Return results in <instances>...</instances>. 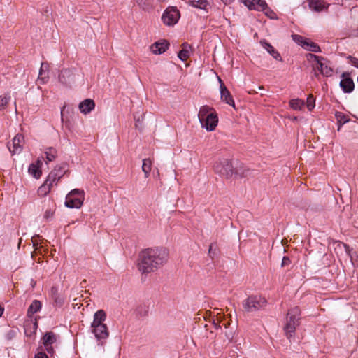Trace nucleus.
<instances>
[{
    "instance_id": "f257e3e1",
    "label": "nucleus",
    "mask_w": 358,
    "mask_h": 358,
    "mask_svg": "<svg viewBox=\"0 0 358 358\" xmlns=\"http://www.w3.org/2000/svg\"><path fill=\"white\" fill-rule=\"evenodd\" d=\"M169 253L164 248H148L141 252L138 269L142 273L155 272L168 260Z\"/></svg>"
},
{
    "instance_id": "f03ea898",
    "label": "nucleus",
    "mask_w": 358,
    "mask_h": 358,
    "mask_svg": "<svg viewBox=\"0 0 358 358\" xmlns=\"http://www.w3.org/2000/svg\"><path fill=\"white\" fill-rule=\"evenodd\" d=\"M213 169L215 173L227 179L231 178L234 174L239 175L241 177H246L249 175L250 172L249 169H245L241 172L238 169L235 170L231 162L228 159H221L216 161L214 164Z\"/></svg>"
},
{
    "instance_id": "7ed1b4c3",
    "label": "nucleus",
    "mask_w": 358,
    "mask_h": 358,
    "mask_svg": "<svg viewBox=\"0 0 358 358\" xmlns=\"http://www.w3.org/2000/svg\"><path fill=\"white\" fill-rule=\"evenodd\" d=\"M300 315L299 307H294L287 313L285 331L289 339L294 335L296 327L299 324Z\"/></svg>"
},
{
    "instance_id": "20e7f679",
    "label": "nucleus",
    "mask_w": 358,
    "mask_h": 358,
    "mask_svg": "<svg viewBox=\"0 0 358 358\" xmlns=\"http://www.w3.org/2000/svg\"><path fill=\"white\" fill-rule=\"evenodd\" d=\"M266 300L260 295H251L245 299L243 308L246 312H255L264 308L266 306Z\"/></svg>"
},
{
    "instance_id": "39448f33",
    "label": "nucleus",
    "mask_w": 358,
    "mask_h": 358,
    "mask_svg": "<svg viewBox=\"0 0 358 358\" xmlns=\"http://www.w3.org/2000/svg\"><path fill=\"white\" fill-rule=\"evenodd\" d=\"M84 199V191L80 189H74L66 195L65 206L69 208H80Z\"/></svg>"
},
{
    "instance_id": "423d86ee",
    "label": "nucleus",
    "mask_w": 358,
    "mask_h": 358,
    "mask_svg": "<svg viewBox=\"0 0 358 358\" xmlns=\"http://www.w3.org/2000/svg\"><path fill=\"white\" fill-rule=\"evenodd\" d=\"M307 59L308 60H314L317 62L316 68L320 71V73L324 76H331L332 75L333 69L329 66V62L325 58L308 53L307 55Z\"/></svg>"
},
{
    "instance_id": "0eeeda50",
    "label": "nucleus",
    "mask_w": 358,
    "mask_h": 358,
    "mask_svg": "<svg viewBox=\"0 0 358 358\" xmlns=\"http://www.w3.org/2000/svg\"><path fill=\"white\" fill-rule=\"evenodd\" d=\"M66 164L55 166L48 174L45 180L50 183L52 186L57 185L66 173Z\"/></svg>"
},
{
    "instance_id": "6e6552de",
    "label": "nucleus",
    "mask_w": 358,
    "mask_h": 358,
    "mask_svg": "<svg viewBox=\"0 0 358 358\" xmlns=\"http://www.w3.org/2000/svg\"><path fill=\"white\" fill-rule=\"evenodd\" d=\"M180 17L179 11L175 8H169L163 13L162 20L168 26L174 25Z\"/></svg>"
},
{
    "instance_id": "1a4fd4ad",
    "label": "nucleus",
    "mask_w": 358,
    "mask_h": 358,
    "mask_svg": "<svg viewBox=\"0 0 358 358\" xmlns=\"http://www.w3.org/2000/svg\"><path fill=\"white\" fill-rule=\"evenodd\" d=\"M91 328L92 332L94 334L96 339L98 341V344L101 345H103L106 343L107 338L109 337V331L106 324Z\"/></svg>"
},
{
    "instance_id": "9d476101",
    "label": "nucleus",
    "mask_w": 358,
    "mask_h": 358,
    "mask_svg": "<svg viewBox=\"0 0 358 358\" xmlns=\"http://www.w3.org/2000/svg\"><path fill=\"white\" fill-rule=\"evenodd\" d=\"M59 81L64 85L71 86L75 81V74L72 70L64 69L59 74Z\"/></svg>"
},
{
    "instance_id": "9b49d317",
    "label": "nucleus",
    "mask_w": 358,
    "mask_h": 358,
    "mask_svg": "<svg viewBox=\"0 0 358 358\" xmlns=\"http://www.w3.org/2000/svg\"><path fill=\"white\" fill-rule=\"evenodd\" d=\"M24 143V139L23 135L20 134H17L13 139L11 148L10 145L8 144V148L12 155H15L16 153H20L23 149V145Z\"/></svg>"
},
{
    "instance_id": "f8f14e48",
    "label": "nucleus",
    "mask_w": 358,
    "mask_h": 358,
    "mask_svg": "<svg viewBox=\"0 0 358 358\" xmlns=\"http://www.w3.org/2000/svg\"><path fill=\"white\" fill-rule=\"evenodd\" d=\"M218 117L216 113L210 114L205 117V120L200 121L202 127L207 131H213L217 125Z\"/></svg>"
},
{
    "instance_id": "ddd939ff",
    "label": "nucleus",
    "mask_w": 358,
    "mask_h": 358,
    "mask_svg": "<svg viewBox=\"0 0 358 358\" xmlns=\"http://www.w3.org/2000/svg\"><path fill=\"white\" fill-rule=\"evenodd\" d=\"M343 79L340 82V87L345 93H350L353 91L355 85L352 78H349V73L344 72L342 73Z\"/></svg>"
},
{
    "instance_id": "4468645a",
    "label": "nucleus",
    "mask_w": 358,
    "mask_h": 358,
    "mask_svg": "<svg viewBox=\"0 0 358 358\" xmlns=\"http://www.w3.org/2000/svg\"><path fill=\"white\" fill-rule=\"evenodd\" d=\"M218 80L220 84V88L221 99L223 101H224L226 103L234 107L235 103H234V99H233L229 91L225 87V85H224V83L220 78H218Z\"/></svg>"
},
{
    "instance_id": "2eb2a0df",
    "label": "nucleus",
    "mask_w": 358,
    "mask_h": 358,
    "mask_svg": "<svg viewBox=\"0 0 358 358\" xmlns=\"http://www.w3.org/2000/svg\"><path fill=\"white\" fill-rule=\"evenodd\" d=\"M309 8L317 13L327 10L329 6L324 0H308Z\"/></svg>"
},
{
    "instance_id": "dca6fc26",
    "label": "nucleus",
    "mask_w": 358,
    "mask_h": 358,
    "mask_svg": "<svg viewBox=\"0 0 358 358\" xmlns=\"http://www.w3.org/2000/svg\"><path fill=\"white\" fill-rule=\"evenodd\" d=\"M169 43L167 41L164 40L155 43L151 46L152 52L155 55L164 53L169 48Z\"/></svg>"
},
{
    "instance_id": "f3484780",
    "label": "nucleus",
    "mask_w": 358,
    "mask_h": 358,
    "mask_svg": "<svg viewBox=\"0 0 358 358\" xmlns=\"http://www.w3.org/2000/svg\"><path fill=\"white\" fill-rule=\"evenodd\" d=\"M42 165V162L38 159L36 163H32L29 165L28 172L33 176L35 178H39L41 176L42 172L40 166Z\"/></svg>"
},
{
    "instance_id": "a211bd4d",
    "label": "nucleus",
    "mask_w": 358,
    "mask_h": 358,
    "mask_svg": "<svg viewBox=\"0 0 358 358\" xmlns=\"http://www.w3.org/2000/svg\"><path fill=\"white\" fill-rule=\"evenodd\" d=\"M49 65L47 62H42L39 70L38 80L41 84H45L48 80V71Z\"/></svg>"
},
{
    "instance_id": "6ab92c4d",
    "label": "nucleus",
    "mask_w": 358,
    "mask_h": 358,
    "mask_svg": "<svg viewBox=\"0 0 358 358\" xmlns=\"http://www.w3.org/2000/svg\"><path fill=\"white\" fill-rule=\"evenodd\" d=\"M95 107L94 101L92 99H87L79 104V109L82 113L88 114Z\"/></svg>"
},
{
    "instance_id": "aec40b11",
    "label": "nucleus",
    "mask_w": 358,
    "mask_h": 358,
    "mask_svg": "<svg viewBox=\"0 0 358 358\" xmlns=\"http://www.w3.org/2000/svg\"><path fill=\"white\" fill-rule=\"evenodd\" d=\"M106 319V315L104 310H99L96 311L94 315V320L91 324V327H97L100 325H104L103 322Z\"/></svg>"
},
{
    "instance_id": "412c9836",
    "label": "nucleus",
    "mask_w": 358,
    "mask_h": 358,
    "mask_svg": "<svg viewBox=\"0 0 358 358\" xmlns=\"http://www.w3.org/2000/svg\"><path fill=\"white\" fill-rule=\"evenodd\" d=\"M262 47L266 50V51L272 55V57L276 60L282 61V57L279 52L266 40H262L260 41Z\"/></svg>"
},
{
    "instance_id": "4be33fe9",
    "label": "nucleus",
    "mask_w": 358,
    "mask_h": 358,
    "mask_svg": "<svg viewBox=\"0 0 358 358\" xmlns=\"http://www.w3.org/2000/svg\"><path fill=\"white\" fill-rule=\"evenodd\" d=\"M224 316L221 313H217V319L213 320V324L215 329H221L223 326L226 329L228 328V326L230 324L229 320L225 321L226 320L224 318Z\"/></svg>"
},
{
    "instance_id": "5701e85b",
    "label": "nucleus",
    "mask_w": 358,
    "mask_h": 358,
    "mask_svg": "<svg viewBox=\"0 0 358 358\" xmlns=\"http://www.w3.org/2000/svg\"><path fill=\"white\" fill-rule=\"evenodd\" d=\"M42 307V303L38 300H34L27 310V317L31 318L34 313L38 312Z\"/></svg>"
},
{
    "instance_id": "b1692460",
    "label": "nucleus",
    "mask_w": 358,
    "mask_h": 358,
    "mask_svg": "<svg viewBox=\"0 0 358 358\" xmlns=\"http://www.w3.org/2000/svg\"><path fill=\"white\" fill-rule=\"evenodd\" d=\"M189 3L192 7L206 10L210 6V3L207 0H189Z\"/></svg>"
},
{
    "instance_id": "393cba45",
    "label": "nucleus",
    "mask_w": 358,
    "mask_h": 358,
    "mask_svg": "<svg viewBox=\"0 0 358 358\" xmlns=\"http://www.w3.org/2000/svg\"><path fill=\"white\" fill-rule=\"evenodd\" d=\"M57 341V335L52 331L47 332L42 338L44 346L52 345Z\"/></svg>"
},
{
    "instance_id": "a878e982",
    "label": "nucleus",
    "mask_w": 358,
    "mask_h": 358,
    "mask_svg": "<svg viewBox=\"0 0 358 358\" xmlns=\"http://www.w3.org/2000/svg\"><path fill=\"white\" fill-rule=\"evenodd\" d=\"M215 113V112L213 108H210L208 106H201L198 114L199 121L204 120L206 116L210 115V114H213Z\"/></svg>"
},
{
    "instance_id": "bb28decb",
    "label": "nucleus",
    "mask_w": 358,
    "mask_h": 358,
    "mask_svg": "<svg viewBox=\"0 0 358 358\" xmlns=\"http://www.w3.org/2000/svg\"><path fill=\"white\" fill-rule=\"evenodd\" d=\"M182 45V49L178 53V57L180 60L185 61L189 57V51L188 48H190V46L187 43H184Z\"/></svg>"
},
{
    "instance_id": "cd10ccee",
    "label": "nucleus",
    "mask_w": 358,
    "mask_h": 358,
    "mask_svg": "<svg viewBox=\"0 0 358 358\" xmlns=\"http://www.w3.org/2000/svg\"><path fill=\"white\" fill-rule=\"evenodd\" d=\"M51 296L52 299L54 300L56 306H62L64 303V299L62 297H61L58 292L57 289L56 287H52L51 288Z\"/></svg>"
},
{
    "instance_id": "c85d7f7f",
    "label": "nucleus",
    "mask_w": 358,
    "mask_h": 358,
    "mask_svg": "<svg viewBox=\"0 0 358 358\" xmlns=\"http://www.w3.org/2000/svg\"><path fill=\"white\" fill-rule=\"evenodd\" d=\"M303 48L313 52H320L321 51L320 46L317 43L309 40L306 43H303Z\"/></svg>"
},
{
    "instance_id": "c756f323",
    "label": "nucleus",
    "mask_w": 358,
    "mask_h": 358,
    "mask_svg": "<svg viewBox=\"0 0 358 358\" xmlns=\"http://www.w3.org/2000/svg\"><path fill=\"white\" fill-rule=\"evenodd\" d=\"M52 185L50 183L48 182L46 180L43 182V184L38 188V194L40 196H46L50 191L52 188Z\"/></svg>"
},
{
    "instance_id": "7c9ffc66",
    "label": "nucleus",
    "mask_w": 358,
    "mask_h": 358,
    "mask_svg": "<svg viewBox=\"0 0 358 358\" xmlns=\"http://www.w3.org/2000/svg\"><path fill=\"white\" fill-rule=\"evenodd\" d=\"M45 154L46 156V159L48 162H52L55 159L57 152L55 148L52 147L47 148L45 150Z\"/></svg>"
},
{
    "instance_id": "2f4dec72",
    "label": "nucleus",
    "mask_w": 358,
    "mask_h": 358,
    "mask_svg": "<svg viewBox=\"0 0 358 358\" xmlns=\"http://www.w3.org/2000/svg\"><path fill=\"white\" fill-rule=\"evenodd\" d=\"M151 166L152 162L150 159H144L143 160L142 170L145 174V178L149 176L150 172L151 171Z\"/></svg>"
},
{
    "instance_id": "473e14b6",
    "label": "nucleus",
    "mask_w": 358,
    "mask_h": 358,
    "mask_svg": "<svg viewBox=\"0 0 358 358\" xmlns=\"http://www.w3.org/2000/svg\"><path fill=\"white\" fill-rule=\"evenodd\" d=\"M303 105L304 101L299 99H294L289 101V106L294 110H300Z\"/></svg>"
},
{
    "instance_id": "72a5a7b5",
    "label": "nucleus",
    "mask_w": 358,
    "mask_h": 358,
    "mask_svg": "<svg viewBox=\"0 0 358 358\" xmlns=\"http://www.w3.org/2000/svg\"><path fill=\"white\" fill-rule=\"evenodd\" d=\"M336 118L338 122L340 124V126L350 121L349 117L341 112H336L335 113Z\"/></svg>"
},
{
    "instance_id": "f704fd0d",
    "label": "nucleus",
    "mask_w": 358,
    "mask_h": 358,
    "mask_svg": "<svg viewBox=\"0 0 358 358\" xmlns=\"http://www.w3.org/2000/svg\"><path fill=\"white\" fill-rule=\"evenodd\" d=\"M253 10L264 11L267 8V4L264 0H255Z\"/></svg>"
},
{
    "instance_id": "c9c22d12",
    "label": "nucleus",
    "mask_w": 358,
    "mask_h": 358,
    "mask_svg": "<svg viewBox=\"0 0 358 358\" xmlns=\"http://www.w3.org/2000/svg\"><path fill=\"white\" fill-rule=\"evenodd\" d=\"M292 38L296 43L301 45L303 48V43H306V42H307L308 41V39L298 34L292 35Z\"/></svg>"
},
{
    "instance_id": "e433bc0d",
    "label": "nucleus",
    "mask_w": 358,
    "mask_h": 358,
    "mask_svg": "<svg viewBox=\"0 0 358 358\" xmlns=\"http://www.w3.org/2000/svg\"><path fill=\"white\" fill-rule=\"evenodd\" d=\"M306 106L309 110H312L315 108V99L312 95L307 98Z\"/></svg>"
},
{
    "instance_id": "4c0bfd02",
    "label": "nucleus",
    "mask_w": 358,
    "mask_h": 358,
    "mask_svg": "<svg viewBox=\"0 0 358 358\" xmlns=\"http://www.w3.org/2000/svg\"><path fill=\"white\" fill-rule=\"evenodd\" d=\"M10 97L8 96H0V110H3L6 108L7 106L8 101H9Z\"/></svg>"
},
{
    "instance_id": "58836bf2",
    "label": "nucleus",
    "mask_w": 358,
    "mask_h": 358,
    "mask_svg": "<svg viewBox=\"0 0 358 358\" xmlns=\"http://www.w3.org/2000/svg\"><path fill=\"white\" fill-rule=\"evenodd\" d=\"M254 1L255 0H243V3L245 6H246L250 10H253L254 7Z\"/></svg>"
},
{
    "instance_id": "ea45409f",
    "label": "nucleus",
    "mask_w": 358,
    "mask_h": 358,
    "mask_svg": "<svg viewBox=\"0 0 358 358\" xmlns=\"http://www.w3.org/2000/svg\"><path fill=\"white\" fill-rule=\"evenodd\" d=\"M16 335V331L15 330H10L6 334V338L8 341L12 340Z\"/></svg>"
},
{
    "instance_id": "a19ab883",
    "label": "nucleus",
    "mask_w": 358,
    "mask_h": 358,
    "mask_svg": "<svg viewBox=\"0 0 358 358\" xmlns=\"http://www.w3.org/2000/svg\"><path fill=\"white\" fill-rule=\"evenodd\" d=\"M348 59L352 66H354L355 67L358 69V59L357 58L354 57L352 56H349L348 57Z\"/></svg>"
},
{
    "instance_id": "79ce46f5",
    "label": "nucleus",
    "mask_w": 358,
    "mask_h": 358,
    "mask_svg": "<svg viewBox=\"0 0 358 358\" xmlns=\"http://www.w3.org/2000/svg\"><path fill=\"white\" fill-rule=\"evenodd\" d=\"M208 255L212 258H214V257L217 255L216 248H214V245L213 244H211L210 245V248H209V250H208Z\"/></svg>"
},
{
    "instance_id": "37998d69",
    "label": "nucleus",
    "mask_w": 358,
    "mask_h": 358,
    "mask_svg": "<svg viewBox=\"0 0 358 358\" xmlns=\"http://www.w3.org/2000/svg\"><path fill=\"white\" fill-rule=\"evenodd\" d=\"M54 212L52 210H47L44 214V218L45 220H49L53 217Z\"/></svg>"
},
{
    "instance_id": "c03bdc74",
    "label": "nucleus",
    "mask_w": 358,
    "mask_h": 358,
    "mask_svg": "<svg viewBox=\"0 0 358 358\" xmlns=\"http://www.w3.org/2000/svg\"><path fill=\"white\" fill-rule=\"evenodd\" d=\"M290 259L288 257H284L282 259V264H281V266H287L290 264Z\"/></svg>"
},
{
    "instance_id": "a18cd8bd",
    "label": "nucleus",
    "mask_w": 358,
    "mask_h": 358,
    "mask_svg": "<svg viewBox=\"0 0 358 358\" xmlns=\"http://www.w3.org/2000/svg\"><path fill=\"white\" fill-rule=\"evenodd\" d=\"M224 334H225V336L227 338V340L229 341H231L232 338H233V333H232V331H231L226 330L224 331Z\"/></svg>"
},
{
    "instance_id": "49530a36",
    "label": "nucleus",
    "mask_w": 358,
    "mask_h": 358,
    "mask_svg": "<svg viewBox=\"0 0 358 358\" xmlns=\"http://www.w3.org/2000/svg\"><path fill=\"white\" fill-rule=\"evenodd\" d=\"M34 358H48V357L44 352H39L35 355Z\"/></svg>"
},
{
    "instance_id": "de8ad7c7",
    "label": "nucleus",
    "mask_w": 358,
    "mask_h": 358,
    "mask_svg": "<svg viewBox=\"0 0 358 358\" xmlns=\"http://www.w3.org/2000/svg\"><path fill=\"white\" fill-rule=\"evenodd\" d=\"M45 348V350L49 353V354H52L53 352H54V350H53V348L52 346V345H47V346H44Z\"/></svg>"
},
{
    "instance_id": "09e8293b",
    "label": "nucleus",
    "mask_w": 358,
    "mask_h": 358,
    "mask_svg": "<svg viewBox=\"0 0 358 358\" xmlns=\"http://www.w3.org/2000/svg\"><path fill=\"white\" fill-rule=\"evenodd\" d=\"M136 3L139 5H145L150 2V0H135Z\"/></svg>"
},
{
    "instance_id": "8fccbe9b",
    "label": "nucleus",
    "mask_w": 358,
    "mask_h": 358,
    "mask_svg": "<svg viewBox=\"0 0 358 358\" xmlns=\"http://www.w3.org/2000/svg\"><path fill=\"white\" fill-rule=\"evenodd\" d=\"M33 328H34V331H36V329L38 328V323H37L36 319L34 320V322L33 323Z\"/></svg>"
},
{
    "instance_id": "3c124183",
    "label": "nucleus",
    "mask_w": 358,
    "mask_h": 358,
    "mask_svg": "<svg viewBox=\"0 0 358 358\" xmlns=\"http://www.w3.org/2000/svg\"><path fill=\"white\" fill-rule=\"evenodd\" d=\"M224 4H229L231 2V0H221Z\"/></svg>"
},
{
    "instance_id": "603ef678",
    "label": "nucleus",
    "mask_w": 358,
    "mask_h": 358,
    "mask_svg": "<svg viewBox=\"0 0 358 358\" xmlns=\"http://www.w3.org/2000/svg\"><path fill=\"white\" fill-rule=\"evenodd\" d=\"M3 308H2L1 306H0V317H1L3 313Z\"/></svg>"
},
{
    "instance_id": "864d4df0",
    "label": "nucleus",
    "mask_w": 358,
    "mask_h": 358,
    "mask_svg": "<svg viewBox=\"0 0 358 358\" xmlns=\"http://www.w3.org/2000/svg\"><path fill=\"white\" fill-rule=\"evenodd\" d=\"M257 92L255 90H251L250 91H249V93L250 94H253V93H257Z\"/></svg>"
},
{
    "instance_id": "5fc2aeb1",
    "label": "nucleus",
    "mask_w": 358,
    "mask_h": 358,
    "mask_svg": "<svg viewBox=\"0 0 358 358\" xmlns=\"http://www.w3.org/2000/svg\"><path fill=\"white\" fill-rule=\"evenodd\" d=\"M138 124H140V120H136V127L138 126Z\"/></svg>"
},
{
    "instance_id": "6e6d98bb",
    "label": "nucleus",
    "mask_w": 358,
    "mask_h": 358,
    "mask_svg": "<svg viewBox=\"0 0 358 358\" xmlns=\"http://www.w3.org/2000/svg\"><path fill=\"white\" fill-rule=\"evenodd\" d=\"M138 124H140V120H136V127L138 126Z\"/></svg>"
},
{
    "instance_id": "4d7b16f0",
    "label": "nucleus",
    "mask_w": 358,
    "mask_h": 358,
    "mask_svg": "<svg viewBox=\"0 0 358 358\" xmlns=\"http://www.w3.org/2000/svg\"><path fill=\"white\" fill-rule=\"evenodd\" d=\"M258 89H259V90H264V87H263V86H259V87H258Z\"/></svg>"
},
{
    "instance_id": "13d9d810",
    "label": "nucleus",
    "mask_w": 358,
    "mask_h": 358,
    "mask_svg": "<svg viewBox=\"0 0 358 358\" xmlns=\"http://www.w3.org/2000/svg\"><path fill=\"white\" fill-rule=\"evenodd\" d=\"M344 246H345V248H346V250H348V248H349V246H348V245H344Z\"/></svg>"
}]
</instances>
